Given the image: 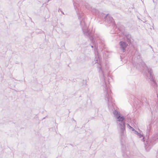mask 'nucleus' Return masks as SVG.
Instances as JSON below:
<instances>
[{
  "instance_id": "nucleus-3",
  "label": "nucleus",
  "mask_w": 158,
  "mask_h": 158,
  "mask_svg": "<svg viewBox=\"0 0 158 158\" xmlns=\"http://www.w3.org/2000/svg\"><path fill=\"white\" fill-rule=\"evenodd\" d=\"M116 118L117 121H118L117 123L120 130V136L122 138L124 137L126 131L125 118L121 114Z\"/></svg>"
},
{
  "instance_id": "nucleus-19",
  "label": "nucleus",
  "mask_w": 158,
  "mask_h": 158,
  "mask_svg": "<svg viewBox=\"0 0 158 158\" xmlns=\"http://www.w3.org/2000/svg\"><path fill=\"white\" fill-rule=\"evenodd\" d=\"M131 129H132V131H134V132L135 131V129H134V128H133V127H132Z\"/></svg>"
},
{
  "instance_id": "nucleus-11",
  "label": "nucleus",
  "mask_w": 158,
  "mask_h": 158,
  "mask_svg": "<svg viewBox=\"0 0 158 158\" xmlns=\"http://www.w3.org/2000/svg\"><path fill=\"white\" fill-rule=\"evenodd\" d=\"M94 40L95 41V44H93V43H92L91 41H91V44H92V45H91V47L92 48H93L94 47V51L95 52V55L97 54V55H98V48L97 47V46L96 44L95 43V41L94 39Z\"/></svg>"
},
{
  "instance_id": "nucleus-23",
  "label": "nucleus",
  "mask_w": 158,
  "mask_h": 158,
  "mask_svg": "<svg viewBox=\"0 0 158 158\" xmlns=\"http://www.w3.org/2000/svg\"><path fill=\"white\" fill-rule=\"evenodd\" d=\"M31 23H32V20H31Z\"/></svg>"
},
{
  "instance_id": "nucleus-7",
  "label": "nucleus",
  "mask_w": 158,
  "mask_h": 158,
  "mask_svg": "<svg viewBox=\"0 0 158 158\" xmlns=\"http://www.w3.org/2000/svg\"><path fill=\"white\" fill-rule=\"evenodd\" d=\"M151 127L152 126L151 124H149L147 127V135L145 137L143 134L140 133H139V134L138 135V136H139V138H142L141 140L143 142H144V143L146 142L147 139H150L148 135L149 134Z\"/></svg>"
},
{
  "instance_id": "nucleus-5",
  "label": "nucleus",
  "mask_w": 158,
  "mask_h": 158,
  "mask_svg": "<svg viewBox=\"0 0 158 158\" xmlns=\"http://www.w3.org/2000/svg\"><path fill=\"white\" fill-rule=\"evenodd\" d=\"M148 72L150 75L149 79L151 81V85L155 88L157 86V85L155 80V78L154 77L152 71L151 69L147 67Z\"/></svg>"
},
{
  "instance_id": "nucleus-13",
  "label": "nucleus",
  "mask_w": 158,
  "mask_h": 158,
  "mask_svg": "<svg viewBox=\"0 0 158 158\" xmlns=\"http://www.w3.org/2000/svg\"><path fill=\"white\" fill-rule=\"evenodd\" d=\"M102 16L103 17V19L107 20H111L112 19V17L109 14L106 15L103 14Z\"/></svg>"
},
{
  "instance_id": "nucleus-10",
  "label": "nucleus",
  "mask_w": 158,
  "mask_h": 158,
  "mask_svg": "<svg viewBox=\"0 0 158 158\" xmlns=\"http://www.w3.org/2000/svg\"><path fill=\"white\" fill-rule=\"evenodd\" d=\"M140 102L143 104H147L148 103V101L146 97L144 95H142L140 98Z\"/></svg>"
},
{
  "instance_id": "nucleus-15",
  "label": "nucleus",
  "mask_w": 158,
  "mask_h": 158,
  "mask_svg": "<svg viewBox=\"0 0 158 158\" xmlns=\"http://www.w3.org/2000/svg\"><path fill=\"white\" fill-rule=\"evenodd\" d=\"M42 31L41 30H40V29L36 30V31H35V32L36 33H41Z\"/></svg>"
},
{
  "instance_id": "nucleus-4",
  "label": "nucleus",
  "mask_w": 158,
  "mask_h": 158,
  "mask_svg": "<svg viewBox=\"0 0 158 158\" xmlns=\"http://www.w3.org/2000/svg\"><path fill=\"white\" fill-rule=\"evenodd\" d=\"M158 141V133L155 134L152 138L147 139L145 143V148L146 151H149L152 147Z\"/></svg>"
},
{
  "instance_id": "nucleus-21",
  "label": "nucleus",
  "mask_w": 158,
  "mask_h": 158,
  "mask_svg": "<svg viewBox=\"0 0 158 158\" xmlns=\"http://www.w3.org/2000/svg\"><path fill=\"white\" fill-rule=\"evenodd\" d=\"M156 95L157 98H158V94L157 93H156Z\"/></svg>"
},
{
  "instance_id": "nucleus-20",
  "label": "nucleus",
  "mask_w": 158,
  "mask_h": 158,
  "mask_svg": "<svg viewBox=\"0 0 158 158\" xmlns=\"http://www.w3.org/2000/svg\"><path fill=\"white\" fill-rule=\"evenodd\" d=\"M96 61H97V62L96 61L95 62V63H97V62H98V59H97L96 60Z\"/></svg>"
},
{
  "instance_id": "nucleus-1",
  "label": "nucleus",
  "mask_w": 158,
  "mask_h": 158,
  "mask_svg": "<svg viewBox=\"0 0 158 158\" xmlns=\"http://www.w3.org/2000/svg\"><path fill=\"white\" fill-rule=\"evenodd\" d=\"M99 66L98 67V71L99 73L100 77L102 78V82L103 83L104 87V94L105 97V100H107V104L109 107H111L113 105L114 101L111 96V91L110 84L106 82V80L105 78V76L103 72L102 69L101 64L99 62Z\"/></svg>"
},
{
  "instance_id": "nucleus-2",
  "label": "nucleus",
  "mask_w": 158,
  "mask_h": 158,
  "mask_svg": "<svg viewBox=\"0 0 158 158\" xmlns=\"http://www.w3.org/2000/svg\"><path fill=\"white\" fill-rule=\"evenodd\" d=\"M90 23L89 20H80V25L84 34L89 37L93 44H94L95 41L94 40L93 34L88 28Z\"/></svg>"
},
{
  "instance_id": "nucleus-26",
  "label": "nucleus",
  "mask_w": 158,
  "mask_h": 158,
  "mask_svg": "<svg viewBox=\"0 0 158 158\" xmlns=\"http://www.w3.org/2000/svg\"><path fill=\"white\" fill-rule=\"evenodd\" d=\"M150 47H151V48H152V47H151V46H150Z\"/></svg>"
},
{
  "instance_id": "nucleus-25",
  "label": "nucleus",
  "mask_w": 158,
  "mask_h": 158,
  "mask_svg": "<svg viewBox=\"0 0 158 158\" xmlns=\"http://www.w3.org/2000/svg\"><path fill=\"white\" fill-rule=\"evenodd\" d=\"M150 47H151V48H152V47H151V46H150Z\"/></svg>"
},
{
  "instance_id": "nucleus-12",
  "label": "nucleus",
  "mask_w": 158,
  "mask_h": 158,
  "mask_svg": "<svg viewBox=\"0 0 158 158\" xmlns=\"http://www.w3.org/2000/svg\"><path fill=\"white\" fill-rule=\"evenodd\" d=\"M125 38L126 41L128 43H130L131 42L132 38L131 35L129 34H126L125 35Z\"/></svg>"
},
{
  "instance_id": "nucleus-14",
  "label": "nucleus",
  "mask_w": 158,
  "mask_h": 158,
  "mask_svg": "<svg viewBox=\"0 0 158 158\" xmlns=\"http://www.w3.org/2000/svg\"><path fill=\"white\" fill-rule=\"evenodd\" d=\"M113 114L116 118L118 116H119V115H120L119 113L116 110H115L114 111Z\"/></svg>"
},
{
  "instance_id": "nucleus-6",
  "label": "nucleus",
  "mask_w": 158,
  "mask_h": 158,
  "mask_svg": "<svg viewBox=\"0 0 158 158\" xmlns=\"http://www.w3.org/2000/svg\"><path fill=\"white\" fill-rule=\"evenodd\" d=\"M123 155L124 158H133V156L131 153L129 151L128 148H125L123 144L122 147Z\"/></svg>"
},
{
  "instance_id": "nucleus-22",
  "label": "nucleus",
  "mask_w": 158,
  "mask_h": 158,
  "mask_svg": "<svg viewBox=\"0 0 158 158\" xmlns=\"http://www.w3.org/2000/svg\"><path fill=\"white\" fill-rule=\"evenodd\" d=\"M151 113L152 114H153V112L152 111H151Z\"/></svg>"
},
{
  "instance_id": "nucleus-9",
  "label": "nucleus",
  "mask_w": 158,
  "mask_h": 158,
  "mask_svg": "<svg viewBox=\"0 0 158 158\" xmlns=\"http://www.w3.org/2000/svg\"><path fill=\"white\" fill-rule=\"evenodd\" d=\"M120 46V48L123 52H124L126 51V48L128 46V44L125 42L123 41H120L119 43Z\"/></svg>"
},
{
  "instance_id": "nucleus-8",
  "label": "nucleus",
  "mask_w": 158,
  "mask_h": 158,
  "mask_svg": "<svg viewBox=\"0 0 158 158\" xmlns=\"http://www.w3.org/2000/svg\"><path fill=\"white\" fill-rule=\"evenodd\" d=\"M107 21L108 23H112V24L116 27V28H118L120 31H123L125 30V27L122 25H121L120 24H117L116 25L114 22V20H105Z\"/></svg>"
},
{
  "instance_id": "nucleus-16",
  "label": "nucleus",
  "mask_w": 158,
  "mask_h": 158,
  "mask_svg": "<svg viewBox=\"0 0 158 158\" xmlns=\"http://www.w3.org/2000/svg\"><path fill=\"white\" fill-rule=\"evenodd\" d=\"M134 133L137 135H138V134H139V133L138 131H135L134 132Z\"/></svg>"
},
{
  "instance_id": "nucleus-17",
  "label": "nucleus",
  "mask_w": 158,
  "mask_h": 158,
  "mask_svg": "<svg viewBox=\"0 0 158 158\" xmlns=\"http://www.w3.org/2000/svg\"><path fill=\"white\" fill-rule=\"evenodd\" d=\"M59 11V12H61V13H63V14H64V13L61 10V9H59V10H58Z\"/></svg>"
},
{
  "instance_id": "nucleus-18",
  "label": "nucleus",
  "mask_w": 158,
  "mask_h": 158,
  "mask_svg": "<svg viewBox=\"0 0 158 158\" xmlns=\"http://www.w3.org/2000/svg\"><path fill=\"white\" fill-rule=\"evenodd\" d=\"M127 124L130 128H132V127H131L130 126L129 124Z\"/></svg>"
},
{
  "instance_id": "nucleus-24",
  "label": "nucleus",
  "mask_w": 158,
  "mask_h": 158,
  "mask_svg": "<svg viewBox=\"0 0 158 158\" xmlns=\"http://www.w3.org/2000/svg\"><path fill=\"white\" fill-rule=\"evenodd\" d=\"M99 22L100 23V24H101V23L100 22Z\"/></svg>"
}]
</instances>
